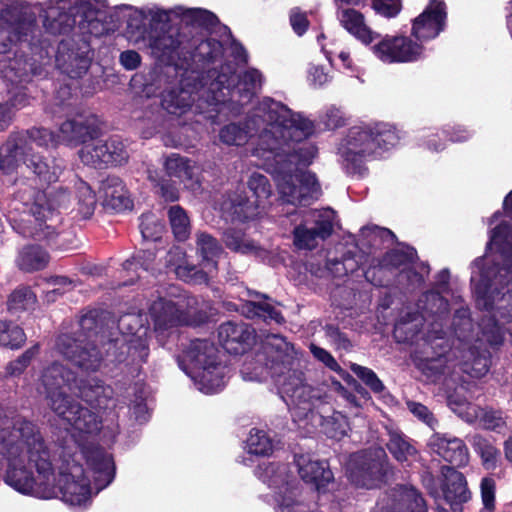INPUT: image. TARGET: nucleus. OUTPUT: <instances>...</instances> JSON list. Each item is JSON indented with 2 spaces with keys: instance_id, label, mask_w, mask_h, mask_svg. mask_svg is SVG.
I'll return each instance as SVG.
<instances>
[{
  "instance_id": "1",
  "label": "nucleus",
  "mask_w": 512,
  "mask_h": 512,
  "mask_svg": "<svg viewBox=\"0 0 512 512\" xmlns=\"http://www.w3.org/2000/svg\"><path fill=\"white\" fill-rule=\"evenodd\" d=\"M260 129L254 154L271 159V172L283 203L309 204L318 194L315 175L304 170L316 156L317 148L306 140L315 132L313 121L302 113L271 98H264L243 123H230L219 132L228 146L245 145Z\"/></svg>"
},
{
  "instance_id": "2",
  "label": "nucleus",
  "mask_w": 512,
  "mask_h": 512,
  "mask_svg": "<svg viewBox=\"0 0 512 512\" xmlns=\"http://www.w3.org/2000/svg\"><path fill=\"white\" fill-rule=\"evenodd\" d=\"M0 456L7 462L5 483L22 494L51 498L59 489L62 500L85 507L92 489L81 465L73 462L55 476L48 448L32 422L15 417L0 427Z\"/></svg>"
},
{
  "instance_id": "3",
  "label": "nucleus",
  "mask_w": 512,
  "mask_h": 512,
  "mask_svg": "<svg viewBox=\"0 0 512 512\" xmlns=\"http://www.w3.org/2000/svg\"><path fill=\"white\" fill-rule=\"evenodd\" d=\"M487 249L491 255L473 263L471 284L477 305L486 312L478 327L491 345H500L504 332L495 317L512 322V231L508 225L492 231Z\"/></svg>"
},
{
  "instance_id": "4",
  "label": "nucleus",
  "mask_w": 512,
  "mask_h": 512,
  "mask_svg": "<svg viewBox=\"0 0 512 512\" xmlns=\"http://www.w3.org/2000/svg\"><path fill=\"white\" fill-rule=\"evenodd\" d=\"M456 318L462 321V327L455 329L459 345L450 349L449 342L444 338V333L437 332L435 337L429 335L432 349L435 356L427 355L418 363L422 373L432 381L439 380L442 376L454 372L456 366L471 377L480 378L487 374L490 366L489 352L485 343L492 346L481 332V337H477L474 342L465 335V331L471 328V321L466 315V311H458ZM426 354H428L426 352Z\"/></svg>"
},
{
  "instance_id": "5",
  "label": "nucleus",
  "mask_w": 512,
  "mask_h": 512,
  "mask_svg": "<svg viewBox=\"0 0 512 512\" xmlns=\"http://www.w3.org/2000/svg\"><path fill=\"white\" fill-rule=\"evenodd\" d=\"M77 381L71 370L53 362L43 369L37 390L45 395L51 410L63 421L76 441H80L85 436L98 433L101 418L98 413L81 406L65 393V388L75 392Z\"/></svg>"
},
{
  "instance_id": "6",
  "label": "nucleus",
  "mask_w": 512,
  "mask_h": 512,
  "mask_svg": "<svg viewBox=\"0 0 512 512\" xmlns=\"http://www.w3.org/2000/svg\"><path fill=\"white\" fill-rule=\"evenodd\" d=\"M70 201L66 190L56 192L19 191L8 206L7 219L13 229L37 239L51 240L60 222L56 208H67Z\"/></svg>"
},
{
  "instance_id": "7",
  "label": "nucleus",
  "mask_w": 512,
  "mask_h": 512,
  "mask_svg": "<svg viewBox=\"0 0 512 512\" xmlns=\"http://www.w3.org/2000/svg\"><path fill=\"white\" fill-rule=\"evenodd\" d=\"M282 386L293 406L292 415L295 420L307 421L314 428L320 427L331 438H341L347 434V419L333 410L326 385H308L294 372L292 381L286 380Z\"/></svg>"
},
{
  "instance_id": "8",
  "label": "nucleus",
  "mask_w": 512,
  "mask_h": 512,
  "mask_svg": "<svg viewBox=\"0 0 512 512\" xmlns=\"http://www.w3.org/2000/svg\"><path fill=\"white\" fill-rule=\"evenodd\" d=\"M215 72L208 70L205 74H189L183 77L177 87L167 90L162 95L161 104L170 114L183 115L189 111L196 114H205L207 118L213 117L211 112L218 113L216 107L226 102L228 87L225 74L218 75L213 81Z\"/></svg>"
},
{
  "instance_id": "9",
  "label": "nucleus",
  "mask_w": 512,
  "mask_h": 512,
  "mask_svg": "<svg viewBox=\"0 0 512 512\" xmlns=\"http://www.w3.org/2000/svg\"><path fill=\"white\" fill-rule=\"evenodd\" d=\"M31 143L49 148L59 145L60 140L58 134L45 128H32L12 133L4 146V154L0 152V171L10 174L27 168L44 182L56 181L60 174V167L51 166L41 156L32 154Z\"/></svg>"
},
{
  "instance_id": "10",
  "label": "nucleus",
  "mask_w": 512,
  "mask_h": 512,
  "mask_svg": "<svg viewBox=\"0 0 512 512\" xmlns=\"http://www.w3.org/2000/svg\"><path fill=\"white\" fill-rule=\"evenodd\" d=\"M298 353L294 346L278 334H269L263 343V353L256 358L245 360L241 368V375L245 381H263L268 375L275 379L283 398L289 396L283 390V382L292 381L294 372L303 380V373L298 369Z\"/></svg>"
},
{
  "instance_id": "11",
  "label": "nucleus",
  "mask_w": 512,
  "mask_h": 512,
  "mask_svg": "<svg viewBox=\"0 0 512 512\" xmlns=\"http://www.w3.org/2000/svg\"><path fill=\"white\" fill-rule=\"evenodd\" d=\"M397 140L394 128L388 123H360L349 128L340 141L339 161L347 173L361 175L377 148L393 146Z\"/></svg>"
},
{
  "instance_id": "12",
  "label": "nucleus",
  "mask_w": 512,
  "mask_h": 512,
  "mask_svg": "<svg viewBox=\"0 0 512 512\" xmlns=\"http://www.w3.org/2000/svg\"><path fill=\"white\" fill-rule=\"evenodd\" d=\"M178 362L197 389L205 394L217 393L226 384L228 369L218 360L217 349L208 340L191 341Z\"/></svg>"
},
{
  "instance_id": "13",
  "label": "nucleus",
  "mask_w": 512,
  "mask_h": 512,
  "mask_svg": "<svg viewBox=\"0 0 512 512\" xmlns=\"http://www.w3.org/2000/svg\"><path fill=\"white\" fill-rule=\"evenodd\" d=\"M0 11V54H7L14 46H36L41 43L42 31L36 16L25 0H11Z\"/></svg>"
},
{
  "instance_id": "14",
  "label": "nucleus",
  "mask_w": 512,
  "mask_h": 512,
  "mask_svg": "<svg viewBox=\"0 0 512 512\" xmlns=\"http://www.w3.org/2000/svg\"><path fill=\"white\" fill-rule=\"evenodd\" d=\"M419 308L422 313L405 311L394 327V337L398 342H414L419 332L421 331L424 322L428 321L429 318H434L433 322L429 324L428 331L425 335V342L429 345L433 354L431 341L437 335V332H443L444 338H446V332L442 329V321L444 315L448 313V302L440 295L439 292L430 291L423 295L419 300Z\"/></svg>"
},
{
  "instance_id": "15",
  "label": "nucleus",
  "mask_w": 512,
  "mask_h": 512,
  "mask_svg": "<svg viewBox=\"0 0 512 512\" xmlns=\"http://www.w3.org/2000/svg\"><path fill=\"white\" fill-rule=\"evenodd\" d=\"M116 12L127 17V26L132 30H137L139 35L143 30L144 22L148 21L151 31L160 25L170 23L174 18H181L187 23L198 24L202 26H213L217 18L216 16L203 9L191 8L186 9L182 6H176L170 9H164L156 4H149L141 8L133 7L127 4L117 6Z\"/></svg>"
},
{
  "instance_id": "16",
  "label": "nucleus",
  "mask_w": 512,
  "mask_h": 512,
  "mask_svg": "<svg viewBox=\"0 0 512 512\" xmlns=\"http://www.w3.org/2000/svg\"><path fill=\"white\" fill-rule=\"evenodd\" d=\"M82 333L73 338L61 335L56 343L58 352L84 371H97L103 361V355L96 347V342H102L104 335L99 334L98 325L92 313L80 320Z\"/></svg>"
},
{
  "instance_id": "17",
  "label": "nucleus",
  "mask_w": 512,
  "mask_h": 512,
  "mask_svg": "<svg viewBox=\"0 0 512 512\" xmlns=\"http://www.w3.org/2000/svg\"><path fill=\"white\" fill-rule=\"evenodd\" d=\"M256 476L274 490L276 512H313L310 505L299 498L298 482L288 473L285 464L263 463Z\"/></svg>"
},
{
  "instance_id": "18",
  "label": "nucleus",
  "mask_w": 512,
  "mask_h": 512,
  "mask_svg": "<svg viewBox=\"0 0 512 512\" xmlns=\"http://www.w3.org/2000/svg\"><path fill=\"white\" fill-rule=\"evenodd\" d=\"M170 290L168 298L158 295L149 307V315L158 335H164L181 325L196 323L195 299L186 295H176L175 287H171Z\"/></svg>"
},
{
  "instance_id": "19",
  "label": "nucleus",
  "mask_w": 512,
  "mask_h": 512,
  "mask_svg": "<svg viewBox=\"0 0 512 512\" xmlns=\"http://www.w3.org/2000/svg\"><path fill=\"white\" fill-rule=\"evenodd\" d=\"M120 337L110 339L107 343V352L112 349H120L119 355H115V360L122 362L125 360L124 353L127 352L133 360L145 361L148 356V345L145 339L147 328L140 325L138 315L126 314L120 317L118 321Z\"/></svg>"
},
{
  "instance_id": "20",
  "label": "nucleus",
  "mask_w": 512,
  "mask_h": 512,
  "mask_svg": "<svg viewBox=\"0 0 512 512\" xmlns=\"http://www.w3.org/2000/svg\"><path fill=\"white\" fill-rule=\"evenodd\" d=\"M248 188L257 199V204L250 202L242 193H235L229 196L222 204V210L232 216L233 219L245 221L254 218L258 214V207L262 201L272 195V186L268 178L258 172L250 175Z\"/></svg>"
},
{
  "instance_id": "21",
  "label": "nucleus",
  "mask_w": 512,
  "mask_h": 512,
  "mask_svg": "<svg viewBox=\"0 0 512 512\" xmlns=\"http://www.w3.org/2000/svg\"><path fill=\"white\" fill-rule=\"evenodd\" d=\"M334 219L331 209L305 211L302 223L294 229V244L299 249H314L332 234Z\"/></svg>"
},
{
  "instance_id": "22",
  "label": "nucleus",
  "mask_w": 512,
  "mask_h": 512,
  "mask_svg": "<svg viewBox=\"0 0 512 512\" xmlns=\"http://www.w3.org/2000/svg\"><path fill=\"white\" fill-rule=\"evenodd\" d=\"M385 461L386 453L381 447L353 454L348 463L351 481L359 487H376L384 476Z\"/></svg>"
},
{
  "instance_id": "23",
  "label": "nucleus",
  "mask_w": 512,
  "mask_h": 512,
  "mask_svg": "<svg viewBox=\"0 0 512 512\" xmlns=\"http://www.w3.org/2000/svg\"><path fill=\"white\" fill-rule=\"evenodd\" d=\"M371 49L375 57L386 64L416 62L425 56L424 45L404 35H386Z\"/></svg>"
},
{
  "instance_id": "24",
  "label": "nucleus",
  "mask_w": 512,
  "mask_h": 512,
  "mask_svg": "<svg viewBox=\"0 0 512 512\" xmlns=\"http://www.w3.org/2000/svg\"><path fill=\"white\" fill-rule=\"evenodd\" d=\"M446 6L439 0H430L427 7L412 20L411 36L424 45L435 39L446 27Z\"/></svg>"
},
{
  "instance_id": "25",
  "label": "nucleus",
  "mask_w": 512,
  "mask_h": 512,
  "mask_svg": "<svg viewBox=\"0 0 512 512\" xmlns=\"http://www.w3.org/2000/svg\"><path fill=\"white\" fill-rule=\"evenodd\" d=\"M135 44L143 45L151 49V53L159 60L174 64L180 67L185 54V48L180 47L179 41L171 34L165 31H147L143 30L141 35L132 38Z\"/></svg>"
},
{
  "instance_id": "26",
  "label": "nucleus",
  "mask_w": 512,
  "mask_h": 512,
  "mask_svg": "<svg viewBox=\"0 0 512 512\" xmlns=\"http://www.w3.org/2000/svg\"><path fill=\"white\" fill-rule=\"evenodd\" d=\"M211 72L216 73L215 77L212 78L213 81L217 80L218 75L225 74L227 76V81H224V86L229 89V92L226 95V101L237 95L239 98L238 101L241 104L249 102L250 99L261 89L264 81L263 75L259 70L250 68L238 76L237 85L231 89V85L234 84L235 77L229 66H223L221 71L211 70ZM222 80H225V78H222Z\"/></svg>"
},
{
  "instance_id": "27",
  "label": "nucleus",
  "mask_w": 512,
  "mask_h": 512,
  "mask_svg": "<svg viewBox=\"0 0 512 512\" xmlns=\"http://www.w3.org/2000/svg\"><path fill=\"white\" fill-rule=\"evenodd\" d=\"M97 135L96 119L94 116L77 115L67 119L59 128L60 144L78 146L92 140Z\"/></svg>"
},
{
  "instance_id": "28",
  "label": "nucleus",
  "mask_w": 512,
  "mask_h": 512,
  "mask_svg": "<svg viewBox=\"0 0 512 512\" xmlns=\"http://www.w3.org/2000/svg\"><path fill=\"white\" fill-rule=\"evenodd\" d=\"M218 337L223 348L232 354L243 353L254 341L255 330L244 322H226L220 325Z\"/></svg>"
},
{
  "instance_id": "29",
  "label": "nucleus",
  "mask_w": 512,
  "mask_h": 512,
  "mask_svg": "<svg viewBox=\"0 0 512 512\" xmlns=\"http://www.w3.org/2000/svg\"><path fill=\"white\" fill-rule=\"evenodd\" d=\"M428 444L434 453L454 466L463 467L469 462L468 448L460 438L435 433L430 437Z\"/></svg>"
},
{
  "instance_id": "30",
  "label": "nucleus",
  "mask_w": 512,
  "mask_h": 512,
  "mask_svg": "<svg viewBox=\"0 0 512 512\" xmlns=\"http://www.w3.org/2000/svg\"><path fill=\"white\" fill-rule=\"evenodd\" d=\"M88 472L93 476L95 493L106 488L114 479L115 465L110 454L100 448L85 452Z\"/></svg>"
},
{
  "instance_id": "31",
  "label": "nucleus",
  "mask_w": 512,
  "mask_h": 512,
  "mask_svg": "<svg viewBox=\"0 0 512 512\" xmlns=\"http://www.w3.org/2000/svg\"><path fill=\"white\" fill-rule=\"evenodd\" d=\"M41 9L59 11V15H67L69 17H83L91 19L106 7L105 0H48L43 4H39Z\"/></svg>"
},
{
  "instance_id": "32",
  "label": "nucleus",
  "mask_w": 512,
  "mask_h": 512,
  "mask_svg": "<svg viewBox=\"0 0 512 512\" xmlns=\"http://www.w3.org/2000/svg\"><path fill=\"white\" fill-rule=\"evenodd\" d=\"M295 463L302 480L313 484L318 491L333 480V474L325 461L314 459L309 454H301L295 457Z\"/></svg>"
},
{
  "instance_id": "33",
  "label": "nucleus",
  "mask_w": 512,
  "mask_h": 512,
  "mask_svg": "<svg viewBox=\"0 0 512 512\" xmlns=\"http://www.w3.org/2000/svg\"><path fill=\"white\" fill-rule=\"evenodd\" d=\"M98 199L105 208L120 212L130 209L132 201L122 180L116 176H109L101 181Z\"/></svg>"
},
{
  "instance_id": "34",
  "label": "nucleus",
  "mask_w": 512,
  "mask_h": 512,
  "mask_svg": "<svg viewBox=\"0 0 512 512\" xmlns=\"http://www.w3.org/2000/svg\"><path fill=\"white\" fill-rule=\"evenodd\" d=\"M337 18L341 26L365 45L371 44L379 37L366 24L364 15L353 8H338Z\"/></svg>"
},
{
  "instance_id": "35",
  "label": "nucleus",
  "mask_w": 512,
  "mask_h": 512,
  "mask_svg": "<svg viewBox=\"0 0 512 512\" xmlns=\"http://www.w3.org/2000/svg\"><path fill=\"white\" fill-rule=\"evenodd\" d=\"M442 474L444 476V498L456 512L459 510L460 504L470 498L467 482L463 474L452 467H443Z\"/></svg>"
},
{
  "instance_id": "36",
  "label": "nucleus",
  "mask_w": 512,
  "mask_h": 512,
  "mask_svg": "<svg viewBox=\"0 0 512 512\" xmlns=\"http://www.w3.org/2000/svg\"><path fill=\"white\" fill-rule=\"evenodd\" d=\"M77 395L94 408H105L113 395V389L98 378L78 380Z\"/></svg>"
},
{
  "instance_id": "37",
  "label": "nucleus",
  "mask_w": 512,
  "mask_h": 512,
  "mask_svg": "<svg viewBox=\"0 0 512 512\" xmlns=\"http://www.w3.org/2000/svg\"><path fill=\"white\" fill-rule=\"evenodd\" d=\"M222 48L218 41L214 39L202 40L197 44L193 52L185 51L180 68L191 70V74L197 75L195 69L201 64L211 62L221 55Z\"/></svg>"
},
{
  "instance_id": "38",
  "label": "nucleus",
  "mask_w": 512,
  "mask_h": 512,
  "mask_svg": "<svg viewBox=\"0 0 512 512\" xmlns=\"http://www.w3.org/2000/svg\"><path fill=\"white\" fill-rule=\"evenodd\" d=\"M166 266L174 271L176 276L185 282L201 284L206 283V273L196 266L189 265L185 253L180 247H172L166 257Z\"/></svg>"
},
{
  "instance_id": "39",
  "label": "nucleus",
  "mask_w": 512,
  "mask_h": 512,
  "mask_svg": "<svg viewBox=\"0 0 512 512\" xmlns=\"http://www.w3.org/2000/svg\"><path fill=\"white\" fill-rule=\"evenodd\" d=\"M196 237L197 252L202 258V268L199 270L206 273L207 282L208 277L217 270V259L221 255L222 249L217 240L207 233L199 232Z\"/></svg>"
},
{
  "instance_id": "40",
  "label": "nucleus",
  "mask_w": 512,
  "mask_h": 512,
  "mask_svg": "<svg viewBox=\"0 0 512 512\" xmlns=\"http://www.w3.org/2000/svg\"><path fill=\"white\" fill-rule=\"evenodd\" d=\"M164 167L166 173L170 177L180 179L182 182L198 183V167L191 160L182 157L176 153L169 155L165 162Z\"/></svg>"
},
{
  "instance_id": "41",
  "label": "nucleus",
  "mask_w": 512,
  "mask_h": 512,
  "mask_svg": "<svg viewBox=\"0 0 512 512\" xmlns=\"http://www.w3.org/2000/svg\"><path fill=\"white\" fill-rule=\"evenodd\" d=\"M376 512H427V509L423 498L414 488L404 487L397 493L391 511H384L381 506Z\"/></svg>"
},
{
  "instance_id": "42",
  "label": "nucleus",
  "mask_w": 512,
  "mask_h": 512,
  "mask_svg": "<svg viewBox=\"0 0 512 512\" xmlns=\"http://www.w3.org/2000/svg\"><path fill=\"white\" fill-rule=\"evenodd\" d=\"M30 71L31 65L21 56L14 58L5 56L0 59V75L12 84L24 81Z\"/></svg>"
},
{
  "instance_id": "43",
  "label": "nucleus",
  "mask_w": 512,
  "mask_h": 512,
  "mask_svg": "<svg viewBox=\"0 0 512 512\" xmlns=\"http://www.w3.org/2000/svg\"><path fill=\"white\" fill-rule=\"evenodd\" d=\"M48 262V253L37 245L24 247L19 252L17 258L18 267L28 272L43 269L47 266Z\"/></svg>"
},
{
  "instance_id": "44",
  "label": "nucleus",
  "mask_w": 512,
  "mask_h": 512,
  "mask_svg": "<svg viewBox=\"0 0 512 512\" xmlns=\"http://www.w3.org/2000/svg\"><path fill=\"white\" fill-rule=\"evenodd\" d=\"M474 451L480 456L482 465L487 470H494L500 458L499 450L486 438L476 434L470 439Z\"/></svg>"
},
{
  "instance_id": "45",
  "label": "nucleus",
  "mask_w": 512,
  "mask_h": 512,
  "mask_svg": "<svg viewBox=\"0 0 512 512\" xmlns=\"http://www.w3.org/2000/svg\"><path fill=\"white\" fill-rule=\"evenodd\" d=\"M265 301H248L244 308L246 309L245 313L247 317H260L264 321H274L276 323H282L284 318L280 311L276 308V306L267 301V297L263 296Z\"/></svg>"
},
{
  "instance_id": "46",
  "label": "nucleus",
  "mask_w": 512,
  "mask_h": 512,
  "mask_svg": "<svg viewBox=\"0 0 512 512\" xmlns=\"http://www.w3.org/2000/svg\"><path fill=\"white\" fill-rule=\"evenodd\" d=\"M463 387L461 386L454 394L448 396V406L461 419L467 423H474L477 420L478 406L470 403L461 395Z\"/></svg>"
},
{
  "instance_id": "47",
  "label": "nucleus",
  "mask_w": 512,
  "mask_h": 512,
  "mask_svg": "<svg viewBox=\"0 0 512 512\" xmlns=\"http://www.w3.org/2000/svg\"><path fill=\"white\" fill-rule=\"evenodd\" d=\"M387 448L393 457L401 463L409 462L416 456V449L403 434L391 432Z\"/></svg>"
},
{
  "instance_id": "48",
  "label": "nucleus",
  "mask_w": 512,
  "mask_h": 512,
  "mask_svg": "<svg viewBox=\"0 0 512 512\" xmlns=\"http://www.w3.org/2000/svg\"><path fill=\"white\" fill-rule=\"evenodd\" d=\"M76 209L82 218L86 219L93 215L97 197L91 187L83 181L76 184Z\"/></svg>"
},
{
  "instance_id": "49",
  "label": "nucleus",
  "mask_w": 512,
  "mask_h": 512,
  "mask_svg": "<svg viewBox=\"0 0 512 512\" xmlns=\"http://www.w3.org/2000/svg\"><path fill=\"white\" fill-rule=\"evenodd\" d=\"M273 441L268 434L259 429H252L246 440V449L249 454L268 456L273 451Z\"/></svg>"
},
{
  "instance_id": "50",
  "label": "nucleus",
  "mask_w": 512,
  "mask_h": 512,
  "mask_svg": "<svg viewBox=\"0 0 512 512\" xmlns=\"http://www.w3.org/2000/svg\"><path fill=\"white\" fill-rule=\"evenodd\" d=\"M91 143H85L79 151L81 161L90 166L101 167L104 165V156L107 151L106 140L97 139Z\"/></svg>"
},
{
  "instance_id": "51",
  "label": "nucleus",
  "mask_w": 512,
  "mask_h": 512,
  "mask_svg": "<svg viewBox=\"0 0 512 512\" xmlns=\"http://www.w3.org/2000/svg\"><path fill=\"white\" fill-rule=\"evenodd\" d=\"M168 217L175 238L179 241L186 240L190 234V221L184 209L178 205L171 206Z\"/></svg>"
},
{
  "instance_id": "52",
  "label": "nucleus",
  "mask_w": 512,
  "mask_h": 512,
  "mask_svg": "<svg viewBox=\"0 0 512 512\" xmlns=\"http://www.w3.org/2000/svg\"><path fill=\"white\" fill-rule=\"evenodd\" d=\"M476 422L481 428L498 433L506 428V421L502 412L492 408L478 407L477 420L474 423Z\"/></svg>"
},
{
  "instance_id": "53",
  "label": "nucleus",
  "mask_w": 512,
  "mask_h": 512,
  "mask_svg": "<svg viewBox=\"0 0 512 512\" xmlns=\"http://www.w3.org/2000/svg\"><path fill=\"white\" fill-rule=\"evenodd\" d=\"M35 304L36 295L28 287L24 286L15 289L7 301L8 310L14 312L31 309Z\"/></svg>"
},
{
  "instance_id": "54",
  "label": "nucleus",
  "mask_w": 512,
  "mask_h": 512,
  "mask_svg": "<svg viewBox=\"0 0 512 512\" xmlns=\"http://www.w3.org/2000/svg\"><path fill=\"white\" fill-rule=\"evenodd\" d=\"M26 340V335L19 326L0 321V345L19 348Z\"/></svg>"
},
{
  "instance_id": "55",
  "label": "nucleus",
  "mask_w": 512,
  "mask_h": 512,
  "mask_svg": "<svg viewBox=\"0 0 512 512\" xmlns=\"http://www.w3.org/2000/svg\"><path fill=\"white\" fill-rule=\"evenodd\" d=\"M106 147L104 165L122 164L128 159L127 149L121 139L112 137L106 140Z\"/></svg>"
},
{
  "instance_id": "56",
  "label": "nucleus",
  "mask_w": 512,
  "mask_h": 512,
  "mask_svg": "<svg viewBox=\"0 0 512 512\" xmlns=\"http://www.w3.org/2000/svg\"><path fill=\"white\" fill-rule=\"evenodd\" d=\"M351 371L360 378L374 393L382 394L385 386L375 372L356 363L350 365Z\"/></svg>"
},
{
  "instance_id": "57",
  "label": "nucleus",
  "mask_w": 512,
  "mask_h": 512,
  "mask_svg": "<svg viewBox=\"0 0 512 512\" xmlns=\"http://www.w3.org/2000/svg\"><path fill=\"white\" fill-rule=\"evenodd\" d=\"M224 241L228 248L236 252L250 253L256 249L254 242L246 239L239 231H227L224 234Z\"/></svg>"
},
{
  "instance_id": "58",
  "label": "nucleus",
  "mask_w": 512,
  "mask_h": 512,
  "mask_svg": "<svg viewBox=\"0 0 512 512\" xmlns=\"http://www.w3.org/2000/svg\"><path fill=\"white\" fill-rule=\"evenodd\" d=\"M163 225L158 221L155 215L148 213L141 216L140 230L144 239L157 240L163 232Z\"/></svg>"
},
{
  "instance_id": "59",
  "label": "nucleus",
  "mask_w": 512,
  "mask_h": 512,
  "mask_svg": "<svg viewBox=\"0 0 512 512\" xmlns=\"http://www.w3.org/2000/svg\"><path fill=\"white\" fill-rule=\"evenodd\" d=\"M155 259V255L153 252L146 250L139 252L132 259L125 261L123 264V269L126 272H137L138 268H142L145 271L153 269L152 262Z\"/></svg>"
},
{
  "instance_id": "60",
  "label": "nucleus",
  "mask_w": 512,
  "mask_h": 512,
  "mask_svg": "<svg viewBox=\"0 0 512 512\" xmlns=\"http://www.w3.org/2000/svg\"><path fill=\"white\" fill-rule=\"evenodd\" d=\"M49 284L53 287L45 293V300L50 303L56 300V297L75 287L74 281L64 276H56L49 280Z\"/></svg>"
},
{
  "instance_id": "61",
  "label": "nucleus",
  "mask_w": 512,
  "mask_h": 512,
  "mask_svg": "<svg viewBox=\"0 0 512 512\" xmlns=\"http://www.w3.org/2000/svg\"><path fill=\"white\" fill-rule=\"evenodd\" d=\"M38 353V346H34L25 351L15 361H12L7 366V372L10 375H18L24 371L33 357Z\"/></svg>"
},
{
  "instance_id": "62",
  "label": "nucleus",
  "mask_w": 512,
  "mask_h": 512,
  "mask_svg": "<svg viewBox=\"0 0 512 512\" xmlns=\"http://www.w3.org/2000/svg\"><path fill=\"white\" fill-rule=\"evenodd\" d=\"M373 7L385 17H394L399 13L401 4L400 0H373Z\"/></svg>"
},
{
  "instance_id": "63",
  "label": "nucleus",
  "mask_w": 512,
  "mask_h": 512,
  "mask_svg": "<svg viewBox=\"0 0 512 512\" xmlns=\"http://www.w3.org/2000/svg\"><path fill=\"white\" fill-rule=\"evenodd\" d=\"M481 497L485 508L491 510L495 502V481L491 478H483L481 481Z\"/></svg>"
},
{
  "instance_id": "64",
  "label": "nucleus",
  "mask_w": 512,
  "mask_h": 512,
  "mask_svg": "<svg viewBox=\"0 0 512 512\" xmlns=\"http://www.w3.org/2000/svg\"><path fill=\"white\" fill-rule=\"evenodd\" d=\"M330 80L323 66L311 65L308 70V81L315 87H321Z\"/></svg>"
}]
</instances>
